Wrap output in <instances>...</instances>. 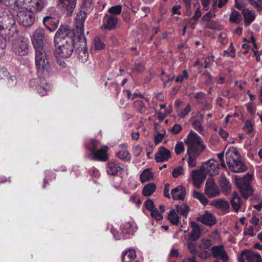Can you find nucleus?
Instances as JSON below:
<instances>
[{"label":"nucleus","mask_w":262,"mask_h":262,"mask_svg":"<svg viewBox=\"0 0 262 262\" xmlns=\"http://www.w3.org/2000/svg\"><path fill=\"white\" fill-rule=\"evenodd\" d=\"M29 41L28 38L20 37L18 44L13 43V51L17 55L22 56L27 54L29 50Z\"/></svg>","instance_id":"6"},{"label":"nucleus","mask_w":262,"mask_h":262,"mask_svg":"<svg viewBox=\"0 0 262 262\" xmlns=\"http://www.w3.org/2000/svg\"><path fill=\"white\" fill-rule=\"evenodd\" d=\"M17 13L18 21L22 26L27 27L32 26L35 20L34 14L29 9H21L14 11Z\"/></svg>","instance_id":"5"},{"label":"nucleus","mask_w":262,"mask_h":262,"mask_svg":"<svg viewBox=\"0 0 262 262\" xmlns=\"http://www.w3.org/2000/svg\"><path fill=\"white\" fill-rule=\"evenodd\" d=\"M122 149L117 153L118 157L123 160L128 161L130 159V155L126 149L125 145H123Z\"/></svg>","instance_id":"39"},{"label":"nucleus","mask_w":262,"mask_h":262,"mask_svg":"<svg viewBox=\"0 0 262 262\" xmlns=\"http://www.w3.org/2000/svg\"><path fill=\"white\" fill-rule=\"evenodd\" d=\"M151 216L156 220H160L162 219L161 213L156 208L151 211Z\"/></svg>","instance_id":"53"},{"label":"nucleus","mask_w":262,"mask_h":262,"mask_svg":"<svg viewBox=\"0 0 262 262\" xmlns=\"http://www.w3.org/2000/svg\"><path fill=\"white\" fill-rule=\"evenodd\" d=\"M219 182L223 191L229 192L230 191L231 186L230 183L224 174H221Z\"/></svg>","instance_id":"32"},{"label":"nucleus","mask_w":262,"mask_h":262,"mask_svg":"<svg viewBox=\"0 0 262 262\" xmlns=\"http://www.w3.org/2000/svg\"><path fill=\"white\" fill-rule=\"evenodd\" d=\"M94 45L97 50H101L104 48L105 44L101 41L99 37H96L94 40Z\"/></svg>","instance_id":"48"},{"label":"nucleus","mask_w":262,"mask_h":262,"mask_svg":"<svg viewBox=\"0 0 262 262\" xmlns=\"http://www.w3.org/2000/svg\"><path fill=\"white\" fill-rule=\"evenodd\" d=\"M191 227L192 230L190 234L188 239L189 241L192 240L195 241L198 239L200 236L201 233L200 227L199 225L195 222L191 223Z\"/></svg>","instance_id":"29"},{"label":"nucleus","mask_w":262,"mask_h":262,"mask_svg":"<svg viewBox=\"0 0 262 262\" xmlns=\"http://www.w3.org/2000/svg\"><path fill=\"white\" fill-rule=\"evenodd\" d=\"M210 204L215 207L220 209L223 211H227L229 208V205L228 202L224 199H217L213 200Z\"/></svg>","instance_id":"28"},{"label":"nucleus","mask_w":262,"mask_h":262,"mask_svg":"<svg viewBox=\"0 0 262 262\" xmlns=\"http://www.w3.org/2000/svg\"><path fill=\"white\" fill-rule=\"evenodd\" d=\"M117 24V18L116 16L106 15L104 23L105 29H112L116 26Z\"/></svg>","instance_id":"31"},{"label":"nucleus","mask_w":262,"mask_h":262,"mask_svg":"<svg viewBox=\"0 0 262 262\" xmlns=\"http://www.w3.org/2000/svg\"><path fill=\"white\" fill-rule=\"evenodd\" d=\"M29 9L33 11H41L43 7V3L41 0H32L28 6Z\"/></svg>","instance_id":"34"},{"label":"nucleus","mask_w":262,"mask_h":262,"mask_svg":"<svg viewBox=\"0 0 262 262\" xmlns=\"http://www.w3.org/2000/svg\"><path fill=\"white\" fill-rule=\"evenodd\" d=\"M242 14L244 16V23L246 26H248L255 19L254 12L249 9H243Z\"/></svg>","instance_id":"30"},{"label":"nucleus","mask_w":262,"mask_h":262,"mask_svg":"<svg viewBox=\"0 0 262 262\" xmlns=\"http://www.w3.org/2000/svg\"><path fill=\"white\" fill-rule=\"evenodd\" d=\"M77 0H58V7L64 11H67L69 15H71L73 12L76 7Z\"/></svg>","instance_id":"12"},{"label":"nucleus","mask_w":262,"mask_h":262,"mask_svg":"<svg viewBox=\"0 0 262 262\" xmlns=\"http://www.w3.org/2000/svg\"><path fill=\"white\" fill-rule=\"evenodd\" d=\"M136 257V254L135 250L130 249L125 252L123 254V262H132Z\"/></svg>","instance_id":"37"},{"label":"nucleus","mask_w":262,"mask_h":262,"mask_svg":"<svg viewBox=\"0 0 262 262\" xmlns=\"http://www.w3.org/2000/svg\"><path fill=\"white\" fill-rule=\"evenodd\" d=\"M32 0H13L9 4V8L13 11H19L21 9H29V6Z\"/></svg>","instance_id":"17"},{"label":"nucleus","mask_w":262,"mask_h":262,"mask_svg":"<svg viewBox=\"0 0 262 262\" xmlns=\"http://www.w3.org/2000/svg\"><path fill=\"white\" fill-rule=\"evenodd\" d=\"M16 82L15 76H11L6 69H0V82L8 86H13L16 84Z\"/></svg>","instance_id":"10"},{"label":"nucleus","mask_w":262,"mask_h":262,"mask_svg":"<svg viewBox=\"0 0 262 262\" xmlns=\"http://www.w3.org/2000/svg\"><path fill=\"white\" fill-rule=\"evenodd\" d=\"M201 242V244L199 247L203 249H208L213 245L212 241L210 239L203 238Z\"/></svg>","instance_id":"45"},{"label":"nucleus","mask_w":262,"mask_h":262,"mask_svg":"<svg viewBox=\"0 0 262 262\" xmlns=\"http://www.w3.org/2000/svg\"><path fill=\"white\" fill-rule=\"evenodd\" d=\"M145 206L146 209L148 210H150V211L152 210L155 207L154 202L150 199H148L145 202Z\"/></svg>","instance_id":"58"},{"label":"nucleus","mask_w":262,"mask_h":262,"mask_svg":"<svg viewBox=\"0 0 262 262\" xmlns=\"http://www.w3.org/2000/svg\"><path fill=\"white\" fill-rule=\"evenodd\" d=\"M169 186L168 183L165 184L164 190V195L168 199L171 198L170 194L169 193Z\"/></svg>","instance_id":"61"},{"label":"nucleus","mask_w":262,"mask_h":262,"mask_svg":"<svg viewBox=\"0 0 262 262\" xmlns=\"http://www.w3.org/2000/svg\"><path fill=\"white\" fill-rule=\"evenodd\" d=\"M189 210V207L186 204L178 205L177 206V211L181 215L186 216Z\"/></svg>","instance_id":"41"},{"label":"nucleus","mask_w":262,"mask_h":262,"mask_svg":"<svg viewBox=\"0 0 262 262\" xmlns=\"http://www.w3.org/2000/svg\"><path fill=\"white\" fill-rule=\"evenodd\" d=\"M165 134V130H163V133H158L155 136V143L156 144H158L161 142L164 138Z\"/></svg>","instance_id":"57"},{"label":"nucleus","mask_w":262,"mask_h":262,"mask_svg":"<svg viewBox=\"0 0 262 262\" xmlns=\"http://www.w3.org/2000/svg\"><path fill=\"white\" fill-rule=\"evenodd\" d=\"M83 6L85 8H91L93 4V0H82Z\"/></svg>","instance_id":"63"},{"label":"nucleus","mask_w":262,"mask_h":262,"mask_svg":"<svg viewBox=\"0 0 262 262\" xmlns=\"http://www.w3.org/2000/svg\"><path fill=\"white\" fill-rule=\"evenodd\" d=\"M241 158L237 149L235 147H230L226 152V160L228 166Z\"/></svg>","instance_id":"14"},{"label":"nucleus","mask_w":262,"mask_h":262,"mask_svg":"<svg viewBox=\"0 0 262 262\" xmlns=\"http://www.w3.org/2000/svg\"><path fill=\"white\" fill-rule=\"evenodd\" d=\"M251 175L247 174L243 178H236L235 181L236 186L243 198L247 199L253 194V189L250 185Z\"/></svg>","instance_id":"4"},{"label":"nucleus","mask_w":262,"mask_h":262,"mask_svg":"<svg viewBox=\"0 0 262 262\" xmlns=\"http://www.w3.org/2000/svg\"><path fill=\"white\" fill-rule=\"evenodd\" d=\"M206 176L201 169L200 170H193L192 171V180L194 185L198 188H200Z\"/></svg>","instance_id":"16"},{"label":"nucleus","mask_w":262,"mask_h":262,"mask_svg":"<svg viewBox=\"0 0 262 262\" xmlns=\"http://www.w3.org/2000/svg\"><path fill=\"white\" fill-rule=\"evenodd\" d=\"M245 260L248 262H262V258L258 253L245 250L242 251L239 262H244Z\"/></svg>","instance_id":"11"},{"label":"nucleus","mask_w":262,"mask_h":262,"mask_svg":"<svg viewBox=\"0 0 262 262\" xmlns=\"http://www.w3.org/2000/svg\"><path fill=\"white\" fill-rule=\"evenodd\" d=\"M122 10V6L121 5H116L111 7L108 11L113 14H119Z\"/></svg>","instance_id":"50"},{"label":"nucleus","mask_w":262,"mask_h":262,"mask_svg":"<svg viewBox=\"0 0 262 262\" xmlns=\"http://www.w3.org/2000/svg\"><path fill=\"white\" fill-rule=\"evenodd\" d=\"M45 83L42 85H38L36 89L39 94L43 96L47 94V92L50 90V86L48 84L44 85Z\"/></svg>","instance_id":"44"},{"label":"nucleus","mask_w":262,"mask_h":262,"mask_svg":"<svg viewBox=\"0 0 262 262\" xmlns=\"http://www.w3.org/2000/svg\"><path fill=\"white\" fill-rule=\"evenodd\" d=\"M56 53L59 57L67 58L71 56L72 54L74 47L73 45L70 44L67 46L56 47Z\"/></svg>","instance_id":"18"},{"label":"nucleus","mask_w":262,"mask_h":262,"mask_svg":"<svg viewBox=\"0 0 262 262\" xmlns=\"http://www.w3.org/2000/svg\"><path fill=\"white\" fill-rule=\"evenodd\" d=\"M108 149L107 146H103L99 149H97L96 151L93 154L94 159L100 161H106L108 160V157L106 151Z\"/></svg>","instance_id":"22"},{"label":"nucleus","mask_w":262,"mask_h":262,"mask_svg":"<svg viewBox=\"0 0 262 262\" xmlns=\"http://www.w3.org/2000/svg\"><path fill=\"white\" fill-rule=\"evenodd\" d=\"M212 254L215 258L227 262L229 260V256L223 246H214L211 248Z\"/></svg>","instance_id":"9"},{"label":"nucleus","mask_w":262,"mask_h":262,"mask_svg":"<svg viewBox=\"0 0 262 262\" xmlns=\"http://www.w3.org/2000/svg\"><path fill=\"white\" fill-rule=\"evenodd\" d=\"M219 164L217 161L214 159H210L206 162H205L201 166V170L206 173L212 176L216 174L219 172Z\"/></svg>","instance_id":"7"},{"label":"nucleus","mask_w":262,"mask_h":262,"mask_svg":"<svg viewBox=\"0 0 262 262\" xmlns=\"http://www.w3.org/2000/svg\"><path fill=\"white\" fill-rule=\"evenodd\" d=\"M197 220L204 225L211 226L215 224V219L210 213H206L205 214L198 217Z\"/></svg>","instance_id":"26"},{"label":"nucleus","mask_w":262,"mask_h":262,"mask_svg":"<svg viewBox=\"0 0 262 262\" xmlns=\"http://www.w3.org/2000/svg\"><path fill=\"white\" fill-rule=\"evenodd\" d=\"M123 231L127 234H133L134 230L132 228V224L130 222H127L124 225V228Z\"/></svg>","instance_id":"54"},{"label":"nucleus","mask_w":262,"mask_h":262,"mask_svg":"<svg viewBox=\"0 0 262 262\" xmlns=\"http://www.w3.org/2000/svg\"><path fill=\"white\" fill-rule=\"evenodd\" d=\"M168 219L173 225L178 224L179 217L174 209L170 210L168 215Z\"/></svg>","instance_id":"40"},{"label":"nucleus","mask_w":262,"mask_h":262,"mask_svg":"<svg viewBox=\"0 0 262 262\" xmlns=\"http://www.w3.org/2000/svg\"><path fill=\"white\" fill-rule=\"evenodd\" d=\"M184 151V143L181 141H178L175 147L174 151L178 155L181 154Z\"/></svg>","instance_id":"47"},{"label":"nucleus","mask_w":262,"mask_h":262,"mask_svg":"<svg viewBox=\"0 0 262 262\" xmlns=\"http://www.w3.org/2000/svg\"><path fill=\"white\" fill-rule=\"evenodd\" d=\"M45 27L50 31H54L57 28L58 21L55 18L51 16H46L43 19Z\"/></svg>","instance_id":"25"},{"label":"nucleus","mask_w":262,"mask_h":262,"mask_svg":"<svg viewBox=\"0 0 262 262\" xmlns=\"http://www.w3.org/2000/svg\"><path fill=\"white\" fill-rule=\"evenodd\" d=\"M156 185L154 183H149L146 185L143 190L142 193L144 196H149L156 190Z\"/></svg>","instance_id":"36"},{"label":"nucleus","mask_w":262,"mask_h":262,"mask_svg":"<svg viewBox=\"0 0 262 262\" xmlns=\"http://www.w3.org/2000/svg\"><path fill=\"white\" fill-rule=\"evenodd\" d=\"M45 40L44 30L41 28L36 29L32 36V41L35 50L36 66L38 73L41 74L45 72L48 73L50 69L48 53L44 46Z\"/></svg>","instance_id":"1"},{"label":"nucleus","mask_w":262,"mask_h":262,"mask_svg":"<svg viewBox=\"0 0 262 262\" xmlns=\"http://www.w3.org/2000/svg\"><path fill=\"white\" fill-rule=\"evenodd\" d=\"M83 41L82 42V44L80 45L81 47H78L76 50V53L78 54V58L82 62H85L87 61L89 57V54L87 51L85 38L83 37Z\"/></svg>","instance_id":"20"},{"label":"nucleus","mask_w":262,"mask_h":262,"mask_svg":"<svg viewBox=\"0 0 262 262\" xmlns=\"http://www.w3.org/2000/svg\"><path fill=\"white\" fill-rule=\"evenodd\" d=\"M144 69L145 68L143 65L140 63L135 66L134 70L137 72H142Z\"/></svg>","instance_id":"64"},{"label":"nucleus","mask_w":262,"mask_h":262,"mask_svg":"<svg viewBox=\"0 0 262 262\" xmlns=\"http://www.w3.org/2000/svg\"><path fill=\"white\" fill-rule=\"evenodd\" d=\"M192 125L194 129L200 133L203 131V129L202 126V121H200L198 119H195L193 122Z\"/></svg>","instance_id":"52"},{"label":"nucleus","mask_w":262,"mask_h":262,"mask_svg":"<svg viewBox=\"0 0 262 262\" xmlns=\"http://www.w3.org/2000/svg\"><path fill=\"white\" fill-rule=\"evenodd\" d=\"M229 20L233 23L238 24L241 20V16L239 12L234 10L231 13Z\"/></svg>","instance_id":"43"},{"label":"nucleus","mask_w":262,"mask_h":262,"mask_svg":"<svg viewBox=\"0 0 262 262\" xmlns=\"http://www.w3.org/2000/svg\"><path fill=\"white\" fill-rule=\"evenodd\" d=\"M72 31L68 26H61L56 33L54 41L56 47L74 46Z\"/></svg>","instance_id":"3"},{"label":"nucleus","mask_w":262,"mask_h":262,"mask_svg":"<svg viewBox=\"0 0 262 262\" xmlns=\"http://www.w3.org/2000/svg\"><path fill=\"white\" fill-rule=\"evenodd\" d=\"M155 157L157 162H163L167 161L170 158L171 152L169 149L164 146H161L159 148Z\"/></svg>","instance_id":"15"},{"label":"nucleus","mask_w":262,"mask_h":262,"mask_svg":"<svg viewBox=\"0 0 262 262\" xmlns=\"http://www.w3.org/2000/svg\"><path fill=\"white\" fill-rule=\"evenodd\" d=\"M188 155V165L189 167L196 166V159L202 155L206 146L202 138L195 133L191 131L185 140Z\"/></svg>","instance_id":"2"},{"label":"nucleus","mask_w":262,"mask_h":262,"mask_svg":"<svg viewBox=\"0 0 262 262\" xmlns=\"http://www.w3.org/2000/svg\"><path fill=\"white\" fill-rule=\"evenodd\" d=\"M6 47V41L0 38V56L4 53V49Z\"/></svg>","instance_id":"62"},{"label":"nucleus","mask_w":262,"mask_h":262,"mask_svg":"<svg viewBox=\"0 0 262 262\" xmlns=\"http://www.w3.org/2000/svg\"><path fill=\"white\" fill-rule=\"evenodd\" d=\"M228 167L231 171L235 173L244 172L247 169V166L242 162L241 158L235 162V163H233L232 164L228 166Z\"/></svg>","instance_id":"23"},{"label":"nucleus","mask_w":262,"mask_h":262,"mask_svg":"<svg viewBox=\"0 0 262 262\" xmlns=\"http://www.w3.org/2000/svg\"><path fill=\"white\" fill-rule=\"evenodd\" d=\"M188 78V74L186 70H184L182 75H179L176 79V82H182L184 79H187Z\"/></svg>","instance_id":"56"},{"label":"nucleus","mask_w":262,"mask_h":262,"mask_svg":"<svg viewBox=\"0 0 262 262\" xmlns=\"http://www.w3.org/2000/svg\"><path fill=\"white\" fill-rule=\"evenodd\" d=\"M186 246L190 252L193 255L189 258V262H195V255L197 253L196 244L188 240L186 243Z\"/></svg>","instance_id":"33"},{"label":"nucleus","mask_w":262,"mask_h":262,"mask_svg":"<svg viewBox=\"0 0 262 262\" xmlns=\"http://www.w3.org/2000/svg\"><path fill=\"white\" fill-rule=\"evenodd\" d=\"M10 20L11 26L9 28V32L8 34L9 38L11 41H16L17 40H19L20 38H19L18 31L15 26V21L13 19L12 16H11Z\"/></svg>","instance_id":"21"},{"label":"nucleus","mask_w":262,"mask_h":262,"mask_svg":"<svg viewBox=\"0 0 262 262\" xmlns=\"http://www.w3.org/2000/svg\"><path fill=\"white\" fill-rule=\"evenodd\" d=\"M213 1V9L215 10L217 7L220 8L224 7L228 2V0H212Z\"/></svg>","instance_id":"46"},{"label":"nucleus","mask_w":262,"mask_h":262,"mask_svg":"<svg viewBox=\"0 0 262 262\" xmlns=\"http://www.w3.org/2000/svg\"><path fill=\"white\" fill-rule=\"evenodd\" d=\"M205 194L210 198H214L220 195V191L216 185L213 179L211 177L209 178L206 182Z\"/></svg>","instance_id":"8"},{"label":"nucleus","mask_w":262,"mask_h":262,"mask_svg":"<svg viewBox=\"0 0 262 262\" xmlns=\"http://www.w3.org/2000/svg\"><path fill=\"white\" fill-rule=\"evenodd\" d=\"M186 193V189L182 185H179L171 190V196L174 200H183Z\"/></svg>","instance_id":"19"},{"label":"nucleus","mask_w":262,"mask_h":262,"mask_svg":"<svg viewBox=\"0 0 262 262\" xmlns=\"http://www.w3.org/2000/svg\"><path fill=\"white\" fill-rule=\"evenodd\" d=\"M86 17V13L84 11H80L78 12L75 18V31L81 36L79 37V38L83 37L82 34L83 32L84 21Z\"/></svg>","instance_id":"13"},{"label":"nucleus","mask_w":262,"mask_h":262,"mask_svg":"<svg viewBox=\"0 0 262 262\" xmlns=\"http://www.w3.org/2000/svg\"><path fill=\"white\" fill-rule=\"evenodd\" d=\"M107 172L109 174L115 175L119 170H121L123 165L115 161H111L107 163Z\"/></svg>","instance_id":"24"},{"label":"nucleus","mask_w":262,"mask_h":262,"mask_svg":"<svg viewBox=\"0 0 262 262\" xmlns=\"http://www.w3.org/2000/svg\"><path fill=\"white\" fill-rule=\"evenodd\" d=\"M153 178V173L151 172L149 168L145 169L140 174V179L142 183H144L146 181L151 180Z\"/></svg>","instance_id":"35"},{"label":"nucleus","mask_w":262,"mask_h":262,"mask_svg":"<svg viewBox=\"0 0 262 262\" xmlns=\"http://www.w3.org/2000/svg\"><path fill=\"white\" fill-rule=\"evenodd\" d=\"M193 195L194 198L198 199L204 205H206L208 202L207 198L202 193L194 191Z\"/></svg>","instance_id":"42"},{"label":"nucleus","mask_w":262,"mask_h":262,"mask_svg":"<svg viewBox=\"0 0 262 262\" xmlns=\"http://www.w3.org/2000/svg\"><path fill=\"white\" fill-rule=\"evenodd\" d=\"M135 108L140 113H145L146 112L147 108L145 104L141 100H136L134 102Z\"/></svg>","instance_id":"38"},{"label":"nucleus","mask_w":262,"mask_h":262,"mask_svg":"<svg viewBox=\"0 0 262 262\" xmlns=\"http://www.w3.org/2000/svg\"><path fill=\"white\" fill-rule=\"evenodd\" d=\"M184 172V169L182 166H180L174 168L172 171V176L174 178H177Z\"/></svg>","instance_id":"51"},{"label":"nucleus","mask_w":262,"mask_h":262,"mask_svg":"<svg viewBox=\"0 0 262 262\" xmlns=\"http://www.w3.org/2000/svg\"><path fill=\"white\" fill-rule=\"evenodd\" d=\"M99 142L98 141L93 139L91 140L90 144L88 146L89 149L91 151L92 154H94L95 151H97L96 148L99 144Z\"/></svg>","instance_id":"49"},{"label":"nucleus","mask_w":262,"mask_h":262,"mask_svg":"<svg viewBox=\"0 0 262 262\" xmlns=\"http://www.w3.org/2000/svg\"><path fill=\"white\" fill-rule=\"evenodd\" d=\"M191 107L190 105H187V106L179 114V116L181 118L185 117L190 112Z\"/></svg>","instance_id":"59"},{"label":"nucleus","mask_w":262,"mask_h":262,"mask_svg":"<svg viewBox=\"0 0 262 262\" xmlns=\"http://www.w3.org/2000/svg\"><path fill=\"white\" fill-rule=\"evenodd\" d=\"M245 132L249 134L253 131V125L251 121H247L244 127Z\"/></svg>","instance_id":"55"},{"label":"nucleus","mask_w":262,"mask_h":262,"mask_svg":"<svg viewBox=\"0 0 262 262\" xmlns=\"http://www.w3.org/2000/svg\"><path fill=\"white\" fill-rule=\"evenodd\" d=\"M230 203L235 211H238L241 208L242 201L241 198L236 192H233L231 196Z\"/></svg>","instance_id":"27"},{"label":"nucleus","mask_w":262,"mask_h":262,"mask_svg":"<svg viewBox=\"0 0 262 262\" xmlns=\"http://www.w3.org/2000/svg\"><path fill=\"white\" fill-rule=\"evenodd\" d=\"M182 129V126L180 124H176L171 128V131L174 134H178L181 132Z\"/></svg>","instance_id":"60"}]
</instances>
